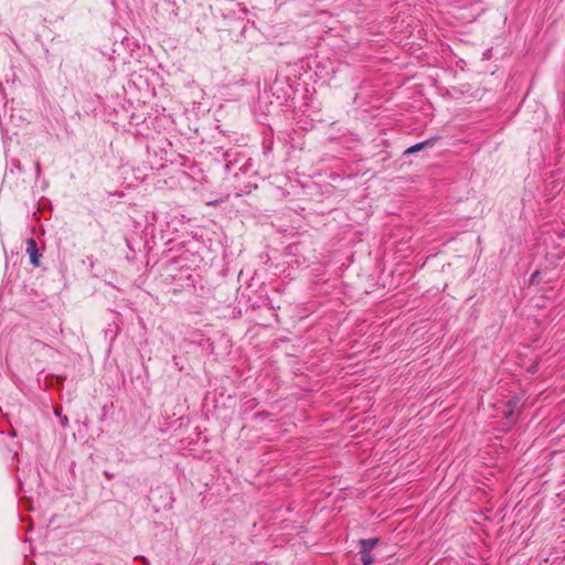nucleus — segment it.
I'll use <instances>...</instances> for the list:
<instances>
[{"instance_id":"1","label":"nucleus","mask_w":565,"mask_h":565,"mask_svg":"<svg viewBox=\"0 0 565 565\" xmlns=\"http://www.w3.org/2000/svg\"><path fill=\"white\" fill-rule=\"evenodd\" d=\"M26 252L29 253L30 255V259H31V263L34 265V266H39V254H38V249H36V243L34 239H29L26 242Z\"/></svg>"},{"instance_id":"5","label":"nucleus","mask_w":565,"mask_h":565,"mask_svg":"<svg viewBox=\"0 0 565 565\" xmlns=\"http://www.w3.org/2000/svg\"><path fill=\"white\" fill-rule=\"evenodd\" d=\"M425 145H426L425 142L417 143V145H415V146H413V147L408 148L406 152H407V153L416 152V151H418V150L423 149Z\"/></svg>"},{"instance_id":"2","label":"nucleus","mask_w":565,"mask_h":565,"mask_svg":"<svg viewBox=\"0 0 565 565\" xmlns=\"http://www.w3.org/2000/svg\"><path fill=\"white\" fill-rule=\"evenodd\" d=\"M518 406V401L511 399L507 403L505 409L503 411L504 417L508 420L509 426L514 423L513 414Z\"/></svg>"},{"instance_id":"4","label":"nucleus","mask_w":565,"mask_h":565,"mask_svg":"<svg viewBox=\"0 0 565 565\" xmlns=\"http://www.w3.org/2000/svg\"><path fill=\"white\" fill-rule=\"evenodd\" d=\"M361 561L363 565H370L373 563V557L369 551L361 550Z\"/></svg>"},{"instance_id":"3","label":"nucleus","mask_w":565,"mask_h":565,"mask_svg":"<svg viewBox=\"0 0 565 565\" xmlns=\"http://www.w3.org/2000/svg\"><path fill=\"white\" fill-rule=\"evenodd\" d=\"M377 542V539L362 540L361 550L371 552V550H373L376 546Z\"/></svg>"}]
</instances>
